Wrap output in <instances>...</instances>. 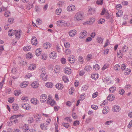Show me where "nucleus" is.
I'll list each match as a JSON object with an SVG mask.
<instances>
[{
	"label": "nucleus",
	"mask_w": 132,
	"mask_h": 132,
	"mask_svg": "<svg viewBox=\"0 0 132 132\" xmlns=\"http://www.w3.org/2000/svg\"><path fill=\"white\" fill-rule=\"evenodd\" d=\"M84 14L83 13L81 12H79L77 13L75 15V18L77 20L79 21L83 18Z\"/></svg>",
	"instance_id": "f257e3e1"
},
{
	"label": "nucleus",
	"mask_w": 132,
	"mask_h": 132,
	"mask_svg": "<svg viewBox=\"0 0 132 132\" xmlns=\"http://www.w3.org/2000/svg\"><path fill=\"white\" fill-rule=\"evenodd\" d=\"M56 24L58 26H65L67 24V23L63 20H62L57 21Z\"/></svg>",
	"instance_id": "f03ea898"
},
{
	"label": "nucleus",
	"mask_w": 132,
	"mask_h": 132,
	"mask_svg": "<svg viewBox=\"0 0 132 132\" xmlns=\"http://www.w3.org/2000/svg\"><path fill=\"white\" fill-rule=\"evenodd\" d=\"M87 32L85 30H83L82 32L80 33L79 35V38L82 39L85 38L87 36Z\"/></svg>",
	"instance_id": "7ed1b4c3"
},
{
	"label": "nucleus",
	"mask_w": 132,
	"mask_h": 132,
	"mask_svg": "<svg viewBox=\"0 0 132 132\" xmlns=\"http://www.w3.org/2000/svg\"><path fill=\"white\" fill-rule=\"evenodd\" d=\"M47 95L46 94H43L40 97V101L43 103L46 101L47 100Z\"/></svg>",
	"instance_id": "20e7f679"
},
{
	"label": "nucleus",
	"mask_w": 132,
	"mask_h": 132,
	"mask_svg": "<svg viewBox=\"0 0 132 132\" xmlns=\"http://www.w3.org/2000/svg\"><path fill=\"white\" fill-rule=\"evenodd\" d=\"M76 58L73 55L69 56L68 59V60L70 63H73L75 61Z\"/></svg>",
	"instance_id": "39448f33"
},
{
	"label": "nucleus",
	"mask_w": 132,
	"mask_h": 132,
	"mask_svg": "<svg viewBox=\"0 0 132 132\" xmlns=\"http://www.w3.org/2000/svg\"><path fill=\"white\" fill-rule=\"evenodd\" d=\"M75 6L73 5H71L68 6L67 8V10L68 11H73L75 10Z\"/></svg>",
	"instance_id": "423d86ee"
},
{
	"label": "nucleus",
	"mask_w": 132,
	"mask_h": 132,
	"mask_svg": "<svg viewBox=\"0 0 132 132\" xmlns=\"http://www.w3.org/2000/svg\"><path fill=\"white\" fill-rule=\"evenodd\" d=\"M76 34V31L75 30H70L69 33V35L70 36L73 37Z\"/></svg>",
	"instance_id": "0eeeda50"
},
{
	"label": "nucleus",
	"mask_w": 132,
	"mask_h": 132,
	"mask_svg": "<svg viewBox=\"0 0 132 132\" xmlns=\"http://www.w3.org/2000/svg\"><path fill=\"white\" fill-rule=\"evenodd\" d=\"M21 106L23 108L27 110H29L30 109V107L29 106V104H22L21 105Z\"/></svg>",
	"instance_id": "6e6552de"
},
{
	"label": "nucleus",
	"mask_w": 132,
	"mask_h": 132,
	"mask_svg": "<svg viewBox=\"0 0 132 132\" xmlns=\"http://www.w3.org/2000/svg\"><path fill=\"white\" fill-rule=\"evenodd\" d=\"M31 43L33 45H37V40L36 37H33L32 39L31 40Z\"/></svg>",
	"instance_id": "1a4fd4ad"
},
{
	"label": "nucleus",
	"mask_w": 132,
	"mask_h": 132,
	"mask_svg": "<svg viewBox=\"0 0 132 132\" xmlns=\"http://www.w3.org/2000/svg\"><path fill=\"white\" fill-rule=\"evenodd\" d=\"M56 87L59 90H61L63 88L64 86L63 85L60 83H58L55 85Z\"/></svg>",
	"instance_id": "9d476101"
},
{
	"label": "nucleus",
	"mask_w": 132,
	"mask_h": 132,
	"mask_svg": "<svg viewBox=\"0 0 132 132\" xmlns=\"http://www.w3.org/2000/svg\"><path fill=\"white\" fill-rule=\"evenodd\" d=\"M114 96L112 94H109L107 97L108 100L111 101L114 99Z\"/></svg>",
	"instance_id": "9b49d317"
},
{
	"label": "nucleus",
	"mask_w": 132,
	"mask_h": 132,
	"mask_svg": "<svg viewBox=\"0 0 132 132\" xmlns=\"http://www.w3.org/2000/svg\"><path fill=\"white\" fill-rule=\"evenodd\" d=\"M125 67V66L124 65V67ZM131 71V70L129 69H126L124 68V75H128L130 74Z\"/></svg>",
	"instance_id": "f8f14e48"
},
{
	"label": "nucleus",
	"mask_w": 132,
	"mask_h": 132,
	"mask_svg": "<svg viewBox=\"0 0 132 132\" xmlns=\"http://www.w3.org/2000/svg\"><path fill=\"white\" fill-rule=\"evenodd\" d=\"M109 110V108L108 107H104L103 110L102 112L104 114H106Z\"/></svg>",
	"instance_id": "ddd939ff"
},
{
	"label": "nucleus",
	"mask_w": 132,
	"mask_h": 132,
	"mask_svg": "<svg viewBox=\"0 0 132 132\" xmlns=\"http://www.w3.org/2000/svg\"><path fill=\"white\" fill-rule=\"evenodd\" d=\"M47 103L48 104L49 103L50 104L51 106H53L54 105V104H55V101L53 100L50 102V100L48 98L47 101Z\"/></svg>",
	"instance_id": "4468645a"
},
{
	"label": "nucleus",
	"mask_w": 132,
	"mask_h": 132,
	"mask_svg": "<svg viewBox=\"0 0 132 132\" xmlns=\"http://www.w3.org/2000/svg\"><path fill=\"white\" fill-rule=\"evenodd\" d=\"M32 87L34 88H36L38 86V82L36 81H34L31 84Z\"/></svg>",
	"instance_id": "2eb2a0df"
},
{
	"label": "nucleus",
	"mask_w": 132,
	"mask_h": 132,
	"mask_svg": "<svg viewBox=\"0 0 132 132\" xmlns=\"http://www.w3.org/2000/svg\"><path fill=\"white\" fill-rule=\"evenodd\" d=\"M12 106L13 110L15 111H17L19 109V106L18 105L16 104H13Z\"/></svg>",
	"instance_id": "dca6fc26"
},
{
	"label": "nucleus",
	"mask_w": 132,
	"mask_h": 132,
	"mask_svg": "<svg viewBox=\"0 0 132 132\" xmlns=\"http://www.w3.org/2000/svg\"><path fill=\"white\" fill-rule=\"evenodd\" d=\"M114 111L115 112H118L120 110V108L118 105H117L114 106L113 107Z\"/></svg>",
	"instance_id": "f3484780"
},
{
	"label": "nucleus",
	"mask_w": 132,
	"mask_h": 132,
	"mask_svg": "<svg viewBox=\"0 0 132 132\" xmlns=\"http://www.w3.org/2000/svg\"><path fill=\"white\" fill-rule=\"evenodd\" d=\"M65 73L67 74H69L71 73V69L69 68H65L64 69Z\"/></svg>",
	"instance_id": "a211bd4d"
},
{
	"label": "nucleus",
	"mask_w": 132,
	"mask_h": 132,
	"mask_svg": "<svg viewBox=\"0 0 132 132\" xmlns=\"http://www.w3.org/2000/svg\"><path fill=\"white\" fill-rule=\"evenodd\" d=\"M41 49L40 48H38L35 51L36 54L37 56H39L41 54Z\"/></svg>",
	"instance_id": "6ab92c4d"
},
{
	"label": "nucleus",
	"mask_w": 132,
	"mask_h": 132,
	"mask_svg": "<svg viewBox=\"0 0 132 132\" xmlns=\"http://www.w3.org/2000/svg\"><path fill=\"white\" fill-rule=\"evenodd\" d=\"M45 86L48 88H51L53 86V84L51 82H48L46 84Z\"/></svg>",
	"instance_id": "aec40b11"
},
{
	"label": "nucleus",
	"mask_w": 132,
	"mask_h": 132,
	"mask_svg": "<svg viewBox=\"0 0 132 132\" xmlns=\"http://www.w3.org/2000/svg\"><path fill=\"white\" fill-rule=\"evenodd\" d=\"M20 31H17L15 33V37L18 39L20 38Z\"/></svg>",
	"instance_id": "412c9836"
},
{
	"label": "nucleus",
	"mask_w": 132,
	"mask_h": 132,
	"mask_svg": "<svg viewBox=\"0 0 132 132\" xmlns=\"http://www.w3.org/2000/svg\"><path fill=\"white\" fill-rule=\"evenodd\" d=\"M43 46L44 48L47 49L51 47V44L50 43H46L44 44Z\"/></svg>",
	"instance_id": "4be33fe9"
},
{
	"label": "nucleus",
	"mask_w": 132,
	"mask_h": 132,
	"mask_svg": "<svg viewBox=\"0 0 132 132\" xmlns=\"http://www.w3.org/2000/svg\"><path fill=\"white\" fill-rule=\"evenodd\" d=\"M29 127L26 125V124H25L23 126V129L25 130V132H29L30 130H29Z\"/></svg>",
	"instance_id": "5701e85b"
},
{
	"label": "nucleus",
	"mask_w": 132,
	"mask_h": 132,
	"mask_svg": "<svg viewBox=\"0 0 132 132\" xmlns=\"http://www.w3.org/2000/svg\"><path fill=\"white\" fill-rule=\"evenodd\" d=\"M40 76L43 80H47V77L46 75H45V74L43 73V74H41Z\"/></svg>",
	"instance_id": "b1692460"
},
{
	"label": "nucleus",
	"mask_w": 132,
	"mask_h": 132,
	"mask_svg": "<svg viewBox=\"0 0 132 132\" xmlns=\"http://www.w3.org/2000/svg\"><path fill=\"white\" fill-rule=\"evenodd\" d=\"M97 42L100 44H102L103 43V39L100 37H98L97 38Z\"/></svg>",
	"instance_id": "393cba45"
},
{
	"label": "nucleus",
	"mask_w": 132,
	"mask_h": 132,
	"mask_svg": "<svg viewBox=\"0 0 132 132\" xmlns=\"http://www.w3.org/2000/svg\"><path fill=\"white\" fill-rule=\"evenodd\" d=\"M116 88L115 86H113L109 88V90L110 92L113 93L116 90Z\"/></svg>",
	"instance_id": "a878e982"
},
{
	"label": "nucleus",
	"mask_w": 132,
	"mask_h": 132,
	"mask_svg": "<svg viewBox=\"0 0 132 132\" xmlns=\"http://www.w3.org/2000/svg\"><path fill=\"white\" fill-rule=\"evenodd\" d=\"M36 68L35 65L34 64H30L29 66V68L30 70L34 69Z\"/></svg>",
	"instance_id": "bb28decb"
},
{
	"label": "nucleus",
	"mask_w": 132,
	"mask_h": 132,
	"mask_svg": "<svg viewBox=\"0 0 132 132\" xmlns=\"http://www.w3.org/2000/svg\"><path fill=\"white\" fill-rule=\"evenodd\" d=\"M92 67L90 65H87L85 67L84 69L87 71H91Z\"/></svg>",
	"instance_id": "cd10ccee"
},
{
	"label": "nucleus",
	"mask_w": 132,
	"mask_h": 132,
	"mask_svg": "<svg viewBox=\"0 0 132 132\" xmlns=\"http://www.w3.org/2000/svg\"><path fill=\"white\" fill-rule=\"evenodd\" d=\"M123 12L121 10H119L118 12L116 13L118 17H119L122 15Z\"/></svg>",
	"instance_id": "c85d7f7f"
},
{
	"label": "nucleus",
	"mask_w": 132,
	"mask_h": 132,
	"mask_svg": "<svg viewBox=\"0 0 132 132\" xmlns=\"http://www.w3.org/2000/svg\"><path fill=\"white\" fill-rule=\"evenodd\" d=\"M123 52H121V51H119L117 53L118 56L119 58H122L123 56Z\"/></svg>",
	"instance_id": "c756f323"
},
{
	"label": "nucleus",
	"mask_w": 132,
	"mask_h": 132,
	"mask_svg": "<svg viewBox=\"0 0 132 132\" xmlns=\"http://www.w3.org/2000/svg\"><path fill=\"white\" fill-rule=\"evenodd\" d=\"M114 68L115 70L116 71H118V70L120 69V66L118 64H116L114 66Z\"/></svg>",
	"instance_id": "7c9ffc66"
},
{
	"label": "nucleus",
	"mask_w": 132,
	"mask_h": 132,
	"mask_svg": "<svg viewBox=\"0 0 132 132\" xmlns=\"http://www.w3.org/2000/svg\"><path fill=\"white\" fill-rule=\"evenodd\" d=\"M21 93L20 90H15L14 92V95L15 96H18Z\"/></svg>",
	"instance_id": "2f4dec72"
},
{
	"label": "nucleus",
	"mask_w": 132,
	"mask_h": 132,
	"mask_svg": "<svg viewBox=\"0 0 132 132\" xmlns=\"http://www.w3.org/2000/svg\"><path fill=\"white\" fill-rule=\"evenodd\" d=\"M63 81L65 82H67L69 81L67 77L66 76H63L62 77Z\"/></svg>",
	"instance_id": "473e14b6"
},
{
	"label": "nucleus",
	"mask_w": 132,
	"mask_h": 132,
	"mask_svg": "<svg viewBox=\"0 0 132 132\" xmlns=\"http://www.w3.org/2000/svg\"><path fill=\"white\" fill-rule=\"evenodd\" d=\"M92 58V56L91 54H88L86 58V60L87 61H89Z\"/></svg>",
	"instance_id": "72a5a7b5"
},
{
	"label": "nucleus",
	"mask_w": 132,
	"mask_h": 132,
	"mask_svg": "<svg viewBox=\"0 0 132 132\" xmlns=\"http://www.w3.org/2000/svg\"><path fill=\"white\" fill-rule=\"evenodd\" d=\"M44 123H42L40 125V127L41 129L43 130H46V127L44 125Z\"/></svg>",
	"instance_id": "f704fd0d"
},
{
	"label": "nucleus",
	"mask_w": 132,
	"mask_h": 132,
	"mask_svg": "<svg viewBox=\"0 0 132 132\" xmlns=\"http://www.w3.org/2000/svg\"><path fill=\"white\" fill-rule=\"evenodd\" d=\"M62 10L61 8H59V9H57L56 10V13L57 15H59L61 13Z\"/></svg>",
	"instance_id": "c9c22d12"
},
{
	"label": "nucleus",
	"mask_w": 132,
	"mask_h": 132,
	"mask_svg": "<svg viewBox=\"0 0 132 132\" xmlns=\"http://www.w3.org/2000/svg\"><path fill=\"white\" fill-rule=\"evenodd\" d=\"M31 48L30 46H26V47H24L23 48V50L25 51H28Z\"/></svg>",
	"instance_id": "e433bc0d"
},
{
	"label": "nucleus",
	"mask_w": 132,
	"mask_h": 132,
	"mask_svg": "<svg viewBox=\"0 0 132 132\" xmlns=\"http://www.w3.org/2000/svg\"><path fill=\"white\" fill-rule=\"evenodd\" d=\"M50 55L51 56L52 55V56H53V58H55L54 57H55L56 56V52L55 51H53L51 52V54H50Z\"/></svg>",
	"instance_id": "4c0bfd02"
},
{
	"label": "nucleus",
	"mask_w": 132,
	"mask_h": 132,
	"mask_svg": "<svg viewBox=\"0 0 132 132\" xmlns=\"http://www.w3.org/2000/svg\"><path fill=\"white\" fill-rule=\"evenodd\" d=\"M105 20L103 19H99L98 21V22L99 24H102L104 22Z\"/></svg>",
	"instance_id": "58836bf2"
},
{
	"label": "nucleus",
	"mask_w": 132,
	"mask_h": 132,
	"mask_svg": "<svg viewBox=\"0 0 132 132\" xmlns=\"http://www.w3.org/2000/svg\"><path fill=\"white\" fill-rule=\"evenodd\" d=\"M62 125L64 127L68 128L69 126V125L68 123L64 122L62 124Z\"/></svg>",
	"instance_id": "ea45409f"
},
{
	"label": "nucleus",
	"mask_w": 132,
	"mask_h": 132,
	"mask_svg": "<svg viewBox=\"0 0 132 132\" xmlns=\"http://www.w3.org/2000/svg\"><path fill=\"white\" fill-rule=\"evenodd\" d=\"M95 19L93 18L90 19L89 20V24H92L95 21Z\"/></svg>",
	"instance_id": "a19ab883"
},
{
	"label": "nucleus",
	"mask_w": 132,
	"mask_h": 132,
	"mask_svg": "<svg viewBox=\"0 0 132 132\" xmlns=\"http://www.w3.org/2000/svg\"><path fill=\"white\" fill-rule=\"evenodd\" d=\"M91 77L92 79H95L98 78L97 75V74H94L91 75Z\"/></svg>",
	"instance_id": "79ce46f5"
},
{
	"label": "nucleus",
	"mask_w": 132,
	"mask_h": 132,
	"mask_svg": "<svg viewBox=\"0 0 132 132\" xmlns=\"http://www.w3.org/2000/svg\"><path fill=\"white\" fill-rule=\"evenodd\" d=\"M100 68V66L98 64H96L94 66V68L96 70H98Z\"/></svg>",
	"instance_id": "37998d69"
},
{
	"label": "nucleus",
	"mask_w": 132,
	"mask_h": 132,
	"mask_svg": "<svg viewBox=\"0 0 132 132\" xmlns=\"http://www.w3.org/2000/svg\"><path fill=\"white\" fill-rule=\"evenodd\" d=\"M103 2V0H97L96 2L97 4L98 5H102Z\"/></svg>",
	"instance_id": "c03bdc74"
},
{
	"label": "nucleus",
	"mask_w": 132,
	"mask_h": 132,
	"mask_svg": "<svg viewBox=\"0 0 132 132\" xmlns=\"http://www.w3.org/2000/svg\"><path fill=\"white\" fill-rule=\"evenodd\" d=\"M109 66V65L107 64H104L103 67L102 68V69L103 70H104L107 68Z\"/></svg>",
	"instance_id": "a18cd8bd"
},
{
	"label": "nucleus",
	"mask_w": 132,
	"mask_h": 132,
	"mask_svg": "<svg viewBox=\"0 0 132 132\" xmlns=\"http://www.w3.org/2000/svg\"><path fill=\"white\" fill-rule=\"evenodd\" d=\"M79 121L76 120L74 122L73 125L75 126H77L79 125Z\"/></svg>",
	"instance_id": "49530a36"
},
{
	"label": "nucleus",
	"mask_w": 132,
	"mask_h": 132,
	"mask_svg": "<svg viewBox=\"0 0 132 132\" xmlns=\"http://www.w3.org/2000/svg\"><path fill=\"white\" fill-rule=\"evenodd\" d=\"M33 4H29L28 5H27L26 6L27 9L28 10H30L32 7Z\"/></svg>",
	"instance_id": "de8ad7c7"
},
{
	"label": "nucleus",
	"mask_w": 132,
	"mask_h": 132,
	"mask_svg": "<svg viewBox=\"0 0 132 132\" xmlns=\"http://www.w3.org/2000/svg\"><path fill=\"white\" fill-rule=\"evenodd\" d=\"M95 11V10L94 9L90 7L88 10V12H89L90 13H92L94 12Z\"/></svg>",
	"instance_id": "09e8293b"
},
{
	"label": "nucleus",
	"mask_w": 132,
	"mask_h": 132,
	"mask_svg": "<svg viewBox=\"0 0 132 132\" xmlns=\"http://www.w3.org/2000/svg\"><path fill=\"white\" fill-rule=\"evenodd\" d=\"M28 121L29 123H31L33 122L34 119L32 117H30L29 118Z\"/></svg>",
	"instance_id": "8fccbe9b"
},
{
	"label": "nucleus",
	"mask_w": 132,
	"mask_h": 132,
	"mask_svg": "<svg viewBox=\"0 0 132 132\" xmlns=\"http://www.w3.org/2000/svg\"><path fill=\"white\" fill-rule=\"evenodd\" d=\"M91 108L95 110H97L98 109V106L94 105H91Z\"/></svg>",
	"instance_id": "3c124183"
},
{
	"label": "nucleus",
	"mask_w": 132,
	"mask_h": 132,
	"mask_svg": "<svg viewBox=\"0 0 132 132\" xmlns=\"http://www.w3.org/2000/svg\"><path fill=\"white\" fill-rule=\"evenodd\" d=\"M65 120L67 121L71 122L72 121L70 117H67L65 118Z\"/></svg>",
	"instance_id": "603ef678"
},
{
	"label": "nucleus",
	"mask_w": 132,
	"mask_h": 132,
	"mask_svg": "<svg viewBox=\"0 0 132 132\" xmlns=\"http://www.w3.org/2000/svg\"><path fill=\"white\" fill-rule=\"evenodd\" d=\"M12 30H9L8 32V35L9 36H13V32L12 31Z\"/></svg>",
	"instance_id": "864d4df0"
},
{
	"label": "nucleus",
	"mask_w": 132,
	"mask_h": 132,
	"mask_svg": "<svg viewBox=\"0 0 132 132\" xmlns=\"http://www.w3.org/2000/svg\"><path fill=\"white\" fill-rule=\"evenodd\" d=\"M8 101L9 103H12L14 101V98L12 97L9 98Z\"/></svg>",
	"instance_id": "5fc2aeb1"
},
{
	"label": "nucleus",
	"mask_w": 132,
	"mask_h": 132,
	"mask_svg": "<svg viewBox=\"0 0 132 132\" xmlns=\"http://www.w3.org/2000/svg\"><path fill=\"white\" fill-rule=\"evenodd\" d=\"M109 44V41L107 39L106 40L104 46V47H105L107 46H108Z\"/></svg>",
	"instance_id": "6e6d98bb"
},
{
	"label": "nucleus",
	"mask_w": 132,
	"mask_h": 132,
	"mask_svg": "<svg viewBox=\"0 0 132 132\" xmlns=\"http://www.w3.org/2000/svg\"><path fill=\"white\" fill-rule=\"evenodd\" d=\"M28 84V83L26 82L25 83V84H24V82L23 83H22V85H20V86L22 88L24 87H26V86H27V85Z\"/></svg>",
	"instance_id": "4d7b16f0"
},
{
	"label": "nucleus",
	"mask_w": 132,
	"mask_h": 132,
	"mask_svg": "<svg viewBox=\"0 0 132 132\" xmlns=\"http://www.w3.org/2000/svg\"><path fill=\"white\" fill-rule=\"evenodd\" d=\"M98 94V92H96L94 93L92 95V97L93 98H95L96 97Z\"/></svg>",
	"instance_id": "13d9d810"
},
{
	"label": "nucleus",
	"mask_w": 132,
	"mask_h": 132,
	"mask_svg": "<svg viewBox=\"0 0 132 132\" xmlns=\"http://www.w3.org/2000/svg\"><path fill=\"white\" fill-rule=\"evenodd\" d=\"M10 14V12L9 11H7L5 13V16L6 17H8L9 16Z\"/></svg>",
	"instance_id": "bf43d9fd"
},
{
	"label": "nucleus",
	"mask_w": 132,
	"mask_h": 132,
	"mask_svg": "<svg viewBox=\"0 0 132 132\" xmlns=\"http://www.w3.org/2000/svg\"><path fill=\"white\" fill-rule=\"evenodd\" d=\"M36 22L39 24H41L42 23V21L39 19H37L36 20Z\"/></svg>",
	"instance_id": "052dcab7"
},
{
	"label": "nucleus",
	"mask_w": 132,
	"mask_h": 132,
	"mask_svg": "<svg viewBox=\"0 0 132 132\" xmlns=\"http://www.w3.org/2000/svg\"><path fill=\"white\" fill-rule=\"evenodd\" d=\"M22 100L24 101V102H26L28 100V98L26 97L23 96L22 97Z\"/></svg>",
	"instance_id": "680f3d73"
},
{
	"label": "nucleus",
	"mask_w": 132,
	"mask_h": 132,
	"mask_svg": "<svg viewBox=\"0 0 132 132\" xmlns=\"http://www.w3.org/2000/svg\"><path fill=\"white\" fill-rule=\"evenodd\" d=\"M119 93L121 95H123L124 94V90L122 89H120L119 91Z\"/></svg>",
	"instance_id": "e2e57ef3"
},
{
	"label": "nucleus",
	"mask_w": 132,
	"mask_h": 132,
	"mask_svg": "<svg viewBox=\"0 0 132 132\" xmlns=\"http://www.w3.org/2000/svg\"><path fill=\"white\" fill-rule=\"evenodd\" d=\"M61 63L63 64H64L66 62V59L64 58H62L61 60Z\"/></svg>",
	"instance_id": "0e129e2a"
},
{
	"label": "nucleus",
	"mask_w": 132,
	"mask_h": 132,
	"mask_svg": "<svg viewBox=\"0 0 132 132\" xmlns=\"http://www.w3.org/2000/svg\"><path fill=\"white\" fill-rule=\"evenodd\" d=\"M122 8L121 5L120 4H118L116 5V9L117 10L119 9H120Z\"/></svg>",
	"instance_id": "69168bd1"
},
{
	"label": "nucleus",
	"mask_w": 132,
	"mask_h": 132,
	"mask_svg": "<svg viewBox=\"0 0 132 132\" xmlns=\"http://www.w3.org/2000/svg\"><path fill=\"white\" fill-rule=\"evenodd\" d=\"M79 61L80 62H83V57L81 56L79 57Z\"/></svg>",
	"instance_id": "338daca9"
},
{
	"label": "nucleus",
	"mask_w": 132,
	"mask_h": 132,
	"mask_svg": "<svg viewBox=\"0 0 132 132\" xmlns=\"http://www.w3.org/2000/svg\"><path fill=\"white\" fill-rule=\"evenodd\" d=\"M105 17L107 19H109L110 18V16L109 15V14L108 12H106L105 13Z\"/></svg>",
	"instance_id": "774afa93"
}]
</instances>
